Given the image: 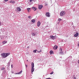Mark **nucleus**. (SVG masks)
Returning a JSON list of instances; mask_svg holds the SVG:
<instances>
[{
  "mask_svg": "<svg viewBox=\"0 0 79 79\" xmlns=\"http://www.w3.org/2000/svg\"><path fill=\"white\" fill-rule=\"evenodd\" d=\"M42 52V51H41V50H40V51H37L38 53H40V52Z\"/></svg>",
  "mask_w": 79,
  "mask_h": 79,
  "instance_id": "nucleus-31",
  "label": "nucleus"
},
{
  "mask_svg": "<svg viewBox=\"0 0 79 79\" xmlns=\"http://www.w3.org/2000/svg\"><path fill=\"white\" fill-rule=\"evenodd\" d=\"M27 61H28V60H27Z\"/></svg>",
  "mask_w": 79,
  "mask_h": 79,
  "instance_id": "nucleus-42",
  "label": "nucleus"
},
{
  "mask_svg": "<svg viewBox=\"0 0 79 79\" xmlns=\"http://www.w3.org/2000/svg\"><path fill=\"white\" fill-rule=\"evenodd\" d=\"M5 69V68L2 67L1 68V70L2 71H3V70H4V69Z\"/></svg>",
  "mask_w": 79,
  "mask_h": 79,
  "instance_id": "nucleus-18",
  "label": "nucleus"
},
{
  "mask_svg": "<svg viewBox=\"0 0 79 79\" xmlns=\"http://www.w3.org/2000/svg\"><path fill=\"white\" fill-rule=\"evenodd\" d=\"M5 2H8V0H5Z\"/></svg>",
  "mask_w": 79,
  "mask_h": 79,
  "instance_id": "nucleus-34",
  "label": "nucleus"
},
{
  "mask_svg": "<svg viewBox=\"0 0 79 79\" xmlns=\"http://www.w3.org/2000/svg\"><path fill=\"white\" fill-rule=\"evenodd\" d=\"M16 10L17 11H21V9L19 7H18Z\"/></svg>",
  "mask_w": 79,
  "mask_h": 79,
  "instance_id": "nucleus-7",
  "label": "nucleus"
},
{
  "mask_svg": "<svg viewBox=\"0 0 79 79\" xmlns=\"http://www.w3.org/2000/svg\"><path fill=\"white\" fill-rule=\"evenodd\" d=\"M50 38L52 39V40H55V39H56V36H50Z\"/></svg>",
  "mask_w": 79,
  "mask_h": 79,
  "instance_id": "nucleus-3",
  "label": "nucleus"
},
{
  "mask_svg": "<svg viewBox=\"0 0 79 79\" xmlns=\"http://www.w3.org/2000/svg\"><path fill=\"white\" fill-rule=\"evenodd\" d=\"M32 9L34 11H36V10H37V8L34 7H32Z\"/></svg>",
  "mask_w": 79,
  "mask_h": 79,
  "instance_id": "nucleus-9",
  "label": "nucleus"
},
{
  "mask_svg": "<svg viewBox=\"0 0 79 79\" xmlns=\"http://www.w3.org/2000/svg\"><path fill=\"white\" fill-rule=\"evenodd\" d=\"M15 74H19V73H15Z\"/></svg>",
  "mask_w": 79,
  "mask_h": 79,
  "instance_id": "nucleus-32",
  "label": "nucleus"
},
{
  "mask_svg": "<svg viewBox=\"0 0 79 79\" xmlns=\"http://www.w3.org/2000/svg\"><path fill=\"white\" fill-rule=\"evenodd\" d=\"M8 65H9V66H10V64H9V63H8Z\"/></svg>",
  "mask_w": 79,
  "mask_h": 79,
  "instance_id": "nucleus-39",
  "label": "nucleus"
},
{
  "mask_svg": "<svg viewBox=\"0 0 79 79\" xmlns=\"http://www.w3.org/2000/svg\"><path fill=\"white\" fill-rule=\"evenodd\" d=\"M31 68H34V64L33 62L31 63Z\"/></svg>",
  "mask_w": 79,
  "mask_h": 79,
  "instance_id": "nucleus-11",
  "label": "nucleus"
},
{
  "mask_svg": "<svg viewBox=\"0 0 79 79\" xmlns=\"http://www.w3.org/2000/svg\"><path fill=\"white\" fill-rule=\"evenodd\" d=\"M61 20H62V19H61L59 18L58 19V21H61Z\"/></svg>",
  "mask_w": 79,
  "mask_h": 79,
  "instance_id": "nucleus-24",
  "label": "nucleus"
},
{
  "mask_svg": "<svg viewBox=\"0 0 79 79\" xmlns=\"http://www.w3.org/2000/svg\"><path fill=\"white\" fill-rule=\"evenodd\" d=\"M34 70H35V69H34V67L31 68V73H32L34 71Z\"/></svg>",
  "mask_w": 79,
  "mask_h": 79,
  "instance_id": "nucleus-10",
  "label": "nucleus"
},
{
  "mask_svg": "<svg viewBox=\"0 0 79 79\" xmlns=\"http://www.w3.org/2000/svg\"><path fill=\"white\" fill-rule=\"evenodd\" d=\"M22 72H23V70H21V71H20V72H19V74H21L22 73Z\"/></svg>",
  "mask_w": 79,
  "mask_h": 79,
  "instance_id": "nucleus-22",
  "label": "nucleus"
},
{
  "mask_svg": "<svg viewBox=\"0 0 79 79\" xmlns=\"http://www.w3.org/2000/svg\"><path fill=\"white\" fill-rule=\"evenodd\" d=\"M9 55L10 53H2L1 54L2 57V58H5Z\"/></svg>",
  "mask_w": 79,
  "mask_h": 79,
  "instance_id": "nucleus-1",
  "label": "nucleus"
},
{
  "mask_svg": "<svg viewBox=\"0 0 79 79\" xmlns=\"http://www.w3.org/2000/svg\"><path fill=\"white\" fill-rule=\"evenodd\" d=\"M27 48H29V47H27Z\"/></svg>",
  "mask_w": 79,
  "mask_h": 79,
  "instance_id": "nucleus-40",
  "label": "nucleus"
},
{
  "mask_svg": "<svg viewBox=\"0 0 79 79\" xmlns=\"http://www.w3.org/2000/svg\"><path fill=\"white\" fill-rule=\"evenodd\" d=\"M11 67L12 68H13V64L11 65Z\"/></svg>",
  "mask_w": 79,
  "mask_h": 79,
  "instance_id": "nucleus-29",
  "label": "nucleus"
},
{
  "mask_svg": "<svg viewBox=\"0 0 79 79\" xmlns=\"http://www.w3.org/2000/svg\"><path fill=\"white\" fill-rule=\"evenodd\" d=\"M54 50H56L58 48V46L57 45H55L53 48Z\"/></svg>",
  "mask_w": 79,
  "mask_h": 79,
  "instance_id": "nucleus-8",
  "label": "nucleus"
},
{
  "mask_svg": "<svg viewBox=\"0 0 79 79\" xmlns=\"http://www.w3.org/2000/svg\"><path fill=\"white\" fill-rule=\"evenodd\" d=\"M40 24H41V23H40V21H39L37 22V26L38 27H39V26H40Z\"/></svg>",
  "mask_w": 79,
  "mask_h": 79,
  "instance_id": "nucleus-5",
  "label": "nucleus"
},
{
  "mask_svg": "<svg viewBox=\"0 0 79 79\" xmlns=\"http://www.w3.org/2000/svg\"><path fill=\"white\" fill-rule=\"evenodd\" d=\"M31 35H32L33 36H35V33H31Z\"/></svg>",
  "mask_w": 79,
  "mask_h": 79,
  "instance_id": "nucleus-20",
  "label": "nucleus"
},
{
  "mask_svg": "<svg viewBox=\"0 0 79 79\" xmlns=\"http://www.w3.org/2000/svg\"><path fill=\"white\" fill-rule=\"evenodd\" d=\"M59 54H60V55H64V53L63 52L61 51L59 53Z\"/></svg>",
  "mask_w": 79,
  "mask_h": 79,
  "instance_id": "nucleus-15",
  "label": "nucleus"
},
{
  "mask_svg": "<svg viewBox=\"0 0 79 79\" xmlns=\"http://www.w3.org/2000/svg\"><path fill=\"white\" fill-rule=\"evenodd\" d=\"M10 3H15V2L13 1H10Z\"/></svg>",
  "mask_w": 79,
  "mask_h": 79,
  "instance_id": "nucleus-13",
  "label": "nucleus"
},
{
  "mask_svg": "<svg viewBox=\"0 0 79 79\" xmlns=\"http://www.w3.org/2000/svg\"><path fill=\"white\" fill-rule=\"evenodd\" d=\"M3 44H5L6 43H7V41H4L3 42H2Z\"/></svg>",
  "mask_w": 79,
  "mask_h": 79,
  "instance_id": "nucleus-19",
  "label": "nucleus"
},
{
  "mask_svg": "<svg viewBox=\"0 0 79 79\" xmlns=\"http://www.w3.org/2000/svg\"><path fill=\"white\" fill-rule=\"evenodd\" d=\"M53 74V72H52L51 73H50V74Z\"/></svg>",
  "mask_w": 79,
  "mask_h": 79,
  "instance_id": "nucleus-27",
  "label": "nucleus"
},
{
  "mask_svg": "<svg viewBox=\"0 0 79 79\" xmlns=\"http://www.w3.org/2000/svg\"><path fill=\"white\" fill-rule=\"evenodd\" d=\"M42 7H43V6H42V5H40L38 6V8L39 10H41V9L42 8Z\"/></svg>",
  "mask_w": 79,
  "mask_h": 79,
  "instance_id": "nucleus-6",
  "label": "nucleus"
},
{
  "mask_svg": "<svg viewBox=\"0 0 79 79\" xmlns=\"http://www.w3.org/2000/svg\"><path fill=\"white\" fill-rule=\"evenodd\" d=\"M78 63L79 64V60L78 61Z\"/></svg>",
  "mask_w": 79,
  "mask_h": 79,
  "instance_id": "nucleus-37",
  "label": "nucleus"
},
{
  "mask_svg": "<svg viewBox=\"0 0 79 79\" xmlns=\"http://www.w3.org/2000/svg\"><path fill=\"white\" fill-rule=\"evenodd\" d=\"M50 54H51V55H52V54H53V51L51 50L50 52Z\"/></svg>",
  "mask_w": 79,
  "mask_h": 79,
  "instance_id": "nucleus-17",
  "label": "nucleus"
},
{
  "mask_svg": "<svg viewBox=\"0 0 79 79\" xmlns=\"http://www.w3.org/2000/svg\"><path fill=\"white\" fill-rule=\"evenodd\" d=\"M32 0H30V2H32Z\"/></svg>",
  "mask_w": 79,
  "mask_h": 79,
  "instance_id": "nucleus-35",
  "label": "nucleus"
},
{
  "mask_svg": "<svg viewBox=\"0 0 79 79\" xmlns=\"http://www.w3.org/2000/svg\"><path fill=\"white\" fill-rule=\"evenodd\" d=\"M72 25H73V23L72 22Z\"/></svg>",
  "mask_w": 79,
  "mask_h": 79,
  "instance_id": "nucleus-41",
  "label": "nucleus"
},
{
  "mask_svg": "<svg viewBox=\"0 0 79 79\" xmlns=\"http://www.w3.org/2000/svg\"><path fill=\"white\" fill-rule=\"evenodd\" d=\"M66 14V12L65 11H63L60 12V16H63L64 15H65Z\"/></svg>",
  "mask_w": 79,
  "mask_h": 79,
  "instance_id": "nucleus-2",
  "label": "nucleus"
},
{
  "mask_svg": "<svg viewBox=\"0 0 79 79\" xmlns=\"http://www.w3.org/2000/svg\"><path fill=\"white\" fill-rule=\"evenodd\" d=\"M46 16L47 17H50V13L49 12H47L46 13Z\"/></svg>",
  "mask_w": 79,
  "mask_h": 79,
  "instance_id": "nucleus-4",
  "label": "nucleus"
},
{
  "mask_svg": "<svg viewBox=\"0 0 79 79\" xmlns=\"http://www.w3.org/2000/svg\"><path fill=\"white\" fill-rule=\"evenodd\" d=\"M76 79V77H73V79Z\"/></svg>",
  "mask_w": 79,
  "mask_h": 79,
  "instance_id": "nucleus-30",
  "label": "nucleus"
},
{
  "mask_svg": "<svg viewBox=\"0 0 79 79\" xmlns=\"http://www.w3.org/2000/svg\"><path fill=\"white\" fill-rule=\"evenodd\" d=\"M31 22L33 23H34L35 22V20L34 19H33L32 20H31Z\"/></svg>",
  "mask_w": 79,
  "mask_h": 79,
  "instance_id": "nucleus-14",
  "label": "nucleus"
},
{
  "mask_svg": "<svg viewBox=\"0 0 79 79\" xmlns=\"http://www.w3.org/2000/svg\"><path fill=\"white\" fill-rule=\"evenodd\" d=\"M78 46L79 47V43L78 44Z\"/></svg>",
  "mask_w": 79,
  "mask_h": 79,
  "instance_id": "nucleus-38",
  "label": "nucleus"
},
{
  "mask_svg": "<svg viewBox=\"0 0 79 79\" xmlns=\"http://www.w3.org/2000/svg\"><path fill=\"white\" fill-rule=\"evenodd\" d=\"M45 6H47V5H48V4H45Z\"/></svg>",
  "mask_w": 79,
  "mask_h": 79,
  "instance_id": "nucleus-33",
  "label": "nucleus"
},
{
  "mask_svg": "<svg viewBox=\"0 0 79 79\" xmlns=\"http://www.w3.org/2000/svg\"><path fill=\"white\" fill-rule=\"evenodd\" d=\"M31 16H28V18L30 19V18H31Z\"/></svg>",
  "mask_w": 79,
  "mask_h": 79,
  "instance_id": "nucleus-28",
  "label": "nucleus"
},
{
  "mask_svg": "<svg viewBox=\"0 0 79 79\" xmlns=\"http://www.w3.org/2000/svg\"><path fill=\"white\" fill-rule=\"evenodd\" d=\"M37 51V50H35L33 51V52L34 53H36V52Z\"/></svg>",
  "mask_w": 79,
  "mask_h": 79,
  "instance_id": "nucleus-23",
  "label": "nucleus"
},
{
  "mask_svg": "<svg viewBox=\"0 0 79 79\" xmlns=\"http://www.w3.org/2000/svg\"><path fill=\"white\" fill-rule=\"evenodd\" d=\"M25 66H26V69H27V68L28 65L27 64H25Z\"/></svg>",
  "mask_w": 79,
  "mask_h": 79,
  "instance_id": "nucleus-25",
  "label": "nucleus"
},
{
  "mask_svg": "<svg viewBox=\"0 0 79 79\" xmlns=\"http://www.w3.org/2000/svg\"><path fill=\"white\" fill-rule=\"evenodd\" d=\"M1 24H2V23H1V22H0V26H1Z\"/></svg>",
  "mask_w": 79,
  "mask_h": 79,
  "instance_id": "nucleus-36",
  "label": "nucleus"
},
{
  "mask_svg": "<svg viewBox=\"0 0 79 79\" xmlns=\"http://www.w3.org/2000/svg\"><path fill=\"white\" fill-rule=\"evenodd\" d=\"M78 35H79V33H76V34L74 35V37H77Z\"/></svg>",
  "mask_w": 79,
  "mask_h": 79,
  "instance_id": "nucleus-12",
  "label": "nucleus"
},
{
  "mask_svg": "<svg viewBox=\"0 0 79 79\" xmlns=\"http://www.w3.org/2000/svg\"><path fill=\"white\" fill-rule=\"evenodd\" d=\"M62 42H63V40H62Z\"/></svg>",
  "mask_w": 79,
  "mask_h": 79,
  "instance_id": "nucleus-43",
  "label": "nucleus"
},
{
  "mask_svg": "<svg viewBox=\"0 0 79 79\" xmlns=\"http://www.w3.org/2000/svg\"><path fill=\"white\" fill-rule=\"evenodd\" d=\"M31 8H27V10H28V12H30V10H31Z\"/></svg>",
  "mask_w": 79,
  "mask_h": 79,
  "instance_id": "nucleus-16",
  "label": "nucleus"
},
{
  "mask_svg": "<svg viewBox=\"0 0 79 79\" xmlns=\"http://www.w3.org/2000/svg\"><path fill=\"white\" fill-rule=\"evenodd\" d=\"M22 72H23V70H21V71H20V72H19V74H21L22 73Z\"/></svg>",
  "mask_w": 79,
  "mask_h": 79,
  "instance_id": "nucleus-21",
  "label": "nucleus"
},
{
  "mask_svg": "<svg viewBox=\"0 0 79 79\" xmlns=\"http://www.w3.org/2000/svg\"><path fill=\"white\" fill-rule=\"evenodd\" d=\"M62 48H60V51H62Z\"/></svg>",
  "mask_w": 79,
  "mask_h": 79,
  "instance_id": "nucleus-26",
  "label": "nucleus"
}]
</instances>
